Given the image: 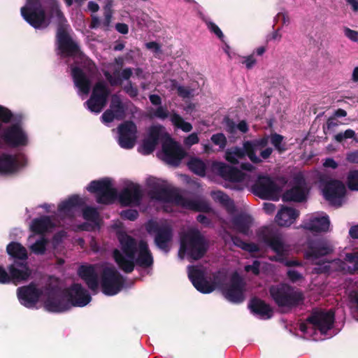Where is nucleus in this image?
I'll return each mask as SVG.
<instances>
[{
    "label": "nucleus",
    "instance_id": "nucleus-1",
    "mask_svg": "<svg viewBox=\"0 0 358 358\" xmlns=\"http://www.w3.org/2000/svg\"><path fill=\"white\" fill-rule=\"evenodd\" d=\"M23 19L36 29H43L49 27L52 19L57 23L56 44L61 54L65 57H74L81 54L79 45L68 32L69 25L60 9L58 0H48L45 8L41 0H28L26 6L20 9Z\"/></svg>",
    "mask_w": 358,
    "mask_h": 358
},
{
    "label": "nucleus",
    "instance_id": "nucleus-2",
    "mask_svg": "<svg viewBox=\"0 0 358 358\" xmlns=\"http://www.w3.org/2000/svg\"><path fill=\"white\" fill-rule=\"evenodd\" d=\"M120 250L113 251V259L121 269L126 273H131L134 269V259L138 250L137 241L124 231L117 233Z\"/></svg>",
    "mask_w": 358,
    "mask_h": 358
},
{
    "label": "nucleus",
    "instance_id": "nucleus-3",
    "mask_svg": "<svg viewBox=\"0 0 358 358\" xmlns=\"http://www.w3.org/2000/svg\"><path fill=\"white\" fill-rule=\"evenodd\" d=\"M269 294L275 303L280 308H295L304 301L302 292L287 283L271 285Z\"/></svg>",
    "mask_w": 358,
    "mask_h": 358
},
{
    "label": "nucleus",
    "instance_id": "nucleus-4",
    "mask_svg": "<svg viewBox=\"0 0 358 358\" xmlns=\"http://www.w3.org/2000/svg\"><path fill=\"white\" fill-rule=\"evenodd\" d=\"M207 251L203 236L198 230L192 231L181 237L179 255L181 258L187 255L193 260L201 259Z\"/></svg>",
    "mask_w": 358,
    "mask_h": 358
},
{
    "label": "nucleus",
    "instance_id": "nucleus-5",
    "mask_svg": "<svg viewBox=\"0 0 358 358\" xmlns=\"http://www.w3.org/2000/svg\"><path fill=\"white\" fill-rule=\"evenodd\" d=\"M87 189L90 192L96 194V201L100 204H112L118 196L117 189L113 187L108 178L91 181Z\"/></svg>",
    "mask_w": 358,
    "mask_h": 358
},
{
    "label": "nucleus",
    "instance_id": "nucleus-6",
    "mask_svg": "<svg viewBox=\"0 0 358 358\" xmlns=\"http://www.w3.org/2000/svg\"><path fill=\"white\" fill-rule=\"evenodd\" d=\"M251 188L262 199L278 200L281 192L280 187L267 175H259Z\"/></svg>",
    "mask_w": 358,
    "mask_h": 358
},
{
    "label": "nucleus",
    "instance_id": "nucleus-7",
    "mask_svg": "<svg viewBox=\"0 0 358 358\" xmlns=\"http://www.w3.org/2000/svg\"><path fill=\"white\" fill-rule=\"evenodd\" d=\"M269 141V136L264 135L262 138L244 141V148L248 152V158L253 164H260L262 159H268L273 148L267 147Z\"/></svg>",
    "mask_w": 358,
    "mask_h": 358
},
{
    "label": "nucleus",
    "instance_id": "nucleus-8",
    "mask_svg": "<svg viewBox=\"0 0 358 358\" xmlns=\"http://www.w3.org/2000/svg\"><path fill=\"white\" fill-rule=\"evenodd\" d=\"M258 239L269 247L276 256L280 257L287 255L288 248L282 240L281 235L268 227H262L257 232Z\"/></svg>",
    "mask_w": 358,
    "mask_h": 358
},
{
    "label": "nucleus",
    "instance_id": "nucleus-9",
    "mask_svg": "<svg viewBox=\"0 0 358 358\" xmlns=\"http://www.w3.org/2000/svg\"><path fill=\"white\" fill-rule=\"evenodd\" d=\"M146 230L150 235H155V243L161 250L168 252L169 245L173 238V229L168 224H159L150 220L146 224Z\"/></svg>",
    "mask_w": 358,
    "mask_h": 358
},
{
    "label": "nucleus",
    "instance_id": "nucleus-10",
    "mask_svg": "<svg viewBox=\"0 0 358 358\" xmlns=\"http://www.w3.org/2000/svg\"><path fill=\"white\" fill-rule=\"evenodd\" d=\"M124 285L122 275L114 267H106L101 275V286L102 292L107 296L117 294Z\"/></svg>",
    "mask_w": 358,
    "mask_h": 358
},
{
    "label": "nucleus",
    "instance_id": "nucleus-11",
    "mask_svg": "<svg viewBox=\"0 0 358 358\" xmlns=\"http://www.w3.org/2000/svg\"><path fill=\"white\" fill-rule=\"evenodd\" d=\"M110 94V90L105 82L99 80L94 85L92 94L85 105L91 112L99 113L106 106Z\"/></svg>",
    "mask_w": 358,
    "mask_h": 358
},
{
    "label": "nucleus",
    "instance_id": "nucleus-12",
    "mask_svg": "<svg viewBox=\"0 0 358 358\" xmlns=\"http://www.w3.org/2000/svg\"><path fill=\"white\" fill-rule=\"evenodd\" d=\"M335 322V313L332 310H324L313 309L306 318V322L312 324L321 334H326L333 328Z\"/></svg>",
    "mask_w": 358,
    "mask_h": 358
},
{
    "label": "nucleus",
    "instance_id": "nucleus-13",
    "mask_svg": "<svg viewBox=\"0 0 358 358\" xmlns=\"http://www.w3.org/2000/svg\"><path fill=\"white\" fill-rule=\"evenodd\" d=\"M44 307L46 310L52 313H62L71 309L64 289L50 287L47 292Z\"/></svg>",
    "mask_w": 358,
    "mask_h": 358
},
{
    "label": "nucleus",
    "instance_id": "nucleus-14",
    "mask_svg": "<svg viewBox=\"0 0 358 358\" xmlns=\"http://www.w3.org/2000/svg\"><path fill=\"white\" fill-rule=\"evenodd\" d=\"M149 187H150V195L151 198L164 202L174 203L180 206V200L178 196H182L176 190L167 187L164 182L154 178L150 180Z\"/></svg>",
    "mask_w": 358,
    "mask_h": 358
},
{
    "label": "nucleus",
    "instance_id": "nucleus-15",
    "mask_svg": "<svg viewBox=\"0 0 358 358\" xmlns=\"http://www.w3.org/2000/svg\"><path fill=\"white\" fill-rule=\"evenodd\" d=\"M244 290L245 282L237 273L232 275L229 284L222 287V292L225 299L234 303H240L244 301Z\"/></svg>",
    "mask_w": 358,
    "mask_h": 358
},
{
    "label": "nucleus",
    "instance_id": "nucleus-16",
    "mask_svg": "<svg viewBox=\"0 0 358 358\" xmlns=\"http://www.w3.org/2000/svg\"><path fill=\"white\" fill-rule=\"evenodd\" d=\"M162 147L163 160L171 166H178L186 156V152L180 145L171 138L165 140Z\"/></svg>",
    "mask_w": 358,
    "mask_h": 358
},
{
    "label": "nucleus",
    "instance_id": "nucleus-17",
    "mask_svg": "<svg viewBox=\"0 0 358 358\" xmlns=\"http://www.w3.org/2000/svg\"><path fill=\"white\" fill-rule=\"evenodd\" d=\"M1 138L7 145L12 148L26 146L29 142L26 131L22 127H18L15 124L6 127L1 134Z\"/></svg>",
    "mask_w": 358,
    "mask_h": 358
},
{
    "label": "nucleus",
    "instance_id": "nucleus-18",
    "mask_svg": "<svg viewBox=\"0 0 358 358\" xmlns=\"http://www.w3.org/2000/svg\"><path fill=\"white\" fill-rule=\"evenodd\" d=\"M334 252V247L324 238L310 239L304 256L307 259L315 260Z\"/></svg>",
    "mask_w": 358,
    "mask_h": 358
},
{
    "label": "nucleus",
    "instance_id": "nucleus-19",
    "mask_svg": "<svg viewBox=\"0 0 358 358\" xmlns=\"http://www.w3.org/2000/svg\"><path fill=\"white\" fill-rule=\"evenodd\" d=\"M70 308L71 307H84L92 300L87 289L81 284L73 283L69 288L64 289Z\"/></svg>",
    "mask_w": 358,
    "mask_h": 358
},
{
    "label": "nucleus",
    "instance_id": "nucleus-20",
    "mask_svg": "<svg viewBox=\"0 0 358 358\" xmlns=\"http://www.w3.org/2000/svg\"><path fill=\"white\" fill-rule=\"evenodd\" d=\"M117 130L120 146L127 150L133 148L137 138L136 124L133 121H126L118 126Z\"/></svg>",
    "mask_w": 358,
    "mask_h": 358
},
{
    "label": "nucleus",
    "instance_id": "nucleus-21",
    "mask_svg": "<svg viewBox=\"0 0 358 358\" xmlns=\"http://www.w3.org/2000/svg\"><path fill=\"white\" fill-rule=\"evenodd\" d=\"M188 277L191 280L194 287L200 292L203 294H209L213 292L216 286H220V282L215 280L211 283L208 282L204 275V272L193 266L188 267Z\"/></svg>",
    "mask_w": 358,
    "mask_h": 358
},
{
    "label": "nucleus",
    "instance_id": "nucleus-22",
    "mask_svg": "<svg viewBox=\"0 0 358 358\" xmlns=\"http://www.w3.org/2000/svg\"><path fill=\"white\" fill-rule=\"evenodd\" d=\"M17 294L20 303L26 308H31L38 302L43 291L31 282L28 285L18 287Z\"/></svg>",
    "mask_w": 358,
    "mask_h": 358
},
{
    "label": "nucleus",
    "instance_id": "nucleus-23",
    "mask_svg": "<svg viewBox=\"0 0 358 358\" xmlns=\"http://www.w3.org/2000/svg\"><path fill=\"white\" fill-rule=\"evenodd\" d=\"M346 189L341 180L331 179L327 181L323 188V194L326 200L332 204L341 205V200L345 195Z\"/></svg>",
    "mask_w": 358,
    "mask_h": 358
},
{
    "label": "nucleus",
    "instance_id": "nucleus-24",
    "mask_svg": "<svg viewBox=\"0 0 358 358\" xmlns=\"http://www.w3.org/2000/svg\"><path fill=\"white\" fill-rule=\"evenodd\" d=\"M117 198L122 206H138L143 199V192L139 185L131 183L120 192Z\"/></svg>",
    "mask_w": 358,
    "mask_h": 358
},
{
    "label": "nucleus",
    "instance_id": "nucleus-25",
    "mask_svg": "<svg viewBox=\"0 0 358 358\" xmlns=\"http://www.w3.org/2000/svg\"><path fill=\"white\" fill-rule=\"evenodd\" d=\"M27 159L24 156L19 158L16 155L6 153L0 155V173L10 174L25 166Z\"/></svg>",
    "mask_w": 358,
    "mask_h": 358
},
{
    "label": "nucleus",
    "instance_id": "nucleus-26",
    "mask_svg": "<svg viewBox=\"0 0 358 358\" xmlns=\"http://www.w3.org/2000/svg\"><path fill=\"white\" fill-rule=\"evenodd\" d=\"M8 270L10 275L12 282L15 285L27 281L31 274V271L27 261H14L13 264L8 266Z\"/></svg>",
    "mask_w": 358,
    "mask_h": 358
},
{
    "label": "nucleus",
    "instance_id": "nucleus-27",
    "mask_svg": "<svg viewBox=\"0 0 358 358\" xmlns=\"http://www.w3.org/2000/svg\"><path fill=\"white\" fill-rule=\"evenodd\" d=\"M214 167L217 170L218 175L224 180L238 182L243 181L245 178V174L239 169L225 163H215Z\"/></svg>",
    "mask_w": 358,
    "mask_h": 358
},
{
    "label": "nucleus",
    "instance_id": "nucleus-28",
    "mask_svg": "<svg viewBox=\"0 0 358 358\" xmlns=\"http://www.w3.org/2000/svg\"><path fill=\"white\" fill-rule=\"evenodd\" d=\"M248 307L253 315H258L261 319L268 320L273 315L272 307L257 296L250 299Z\"/></svg>",
    "mask_w": 358,
    "mask_h": 358
},
{
    "label": "nucleus",
    "instance_id": "nucleus-29",
    "mask_svg": "<svg viewBox=\"0 0 358 358\" xmlns=\"http://www.w3.org/2000/svg\"><path fill=\"white\" fill-rule=\"evenodd\" d=\"M78 275L85 282L90 289L94 292L98 289V274L94 265H81L78 268Z\"/></svg>",
    "mask_w": 358,
    "mask_h": 358
},
{
    "label": "nucleus",
    "instance_id": "nucleus-30",
    "mask_svg": "<svg viewBox=\"0 0 358 358\" xmlns=\"http://www.w3.org/2000/svg\"><path fill=\"white\" fill-rule=\"evenodd\" d=\"M330 221L328 216L311 217L303 222L301 227L313 233L326 232L329 230Z\"/></svg>",
    "mask_w": 358,
    "mask_h": 358
},
{
    "label": "nucleus",
    "instance_id": "nucleus-31",
    "mask_svg": "<svg viewBox=\"0 0 358 358\" xmlns=\"http://www.w3.org/2000/svg\"><path fill=\"white\" fill-rule=\"evenodd\" d=\"M296 185L287 190L282 195L284 201L302 202L306 199V194L303 188L305 180L302 177L295 178Z\"/></svg>",
    "mask_w": 358,
    "mask_h": 358
},
{
    "label": "nucleus",
    "instance_id": "nucleus-32",
    "mask_svg": "<svg viewBox=\"0 0 358 358\" xmlns=\"http://www.w3.org/2000/svg\"><path fill=\"white\" fill-rule=\"evenodd\" d=\"M234 229L238 233L248 236L253 223L251 215L241 213L234 216L231 220Z\"/></svg>",
    "mask_w": 358,
    "mask_h": 358
},
{
    "label": "nucleus",
    "instance_id": "nucleus-33",
    "mask_svg": "<svg viewBox=\"0 0 358 358\" xmlns=\"http://www.w3.org/2000/svg\"><path fill=\"white\" fill-rule=\"evenodd\" d=\"M138 252L137 257H135L134 265L136 264L144 268L152 266L153 264V257L145 241H141L139 242Z\"/></svg>",
    "mask_w": 358,
    "mask_h": 358
},
{
    "label": "nucleus",
    "instance_id": "nucleus-34",
    "mask_svg": "<svg viewBox=\"0 0 358 358\" xmlns=\"http://www.w3.org/2000/svg\"><path fill=\"white\" fill-rule=\"evenodd\" d=\"M299 216V212L290 207H283L277 213L275 221L280 227L290 226Z\"/></svg>",
    "mask_w": 358,
    "mask_h": 358
},
{
    "label": "nucleus",
    "instance_id": "nucleus-35",
    "mask_svg": "<svg viewBox=\"0 0 358 358\" xmlns=\"http://www.w3.org/2000/svg\"><path fill=\"white\" fill-rule=\"evenodd\" d=\"M178 199L179 201L180 200V206L184 208L203 213H209L211 211L209 203L206 201L190 199L183 196H178Z\"/></svg>",
    "mask_w": 358,
    "mask_h": 358
},
{
    "label": "nucleus",
    "instance_id": "nucleus-36",
    "mask_svg": "<svg viewBox=\"0 0 358 358\" xmlns=\"http://www.w3.org/2000/svg\"><path fill=\"white\" fill-rule=\"evenodd\" d=\"M71 75L75 85L83 94H88L90 90L91 82L83 71L80 67H73L71 69Z\"/></svg>",
    "mask_w": 358,
    "mask_h": 358
},
{
    "label": "nucleus",
    "instance_id": "nucleus-37",
    "mask_svg": "<svg viewBox=\"0 0 358 358\" xmlns=\"http://www.w3.org/2000/svg\"><path fill=\"white\" fill-rule=\"evenodd\" d=\"M85 205V200L78 195H72L68 199L61 202L58 205V210L67 215H71L73 209L81 208Z\"/></svg>",
    "mask_w": 358,
    "mask_h": 358
},
{
    "label": "nucleus",
    "instance_id": "nucleus-38",
    "mask_svg": "<svg viewBox=\"0 0 358 358\" xmlns=\"http://www.w3.org/2000/svg\"><path fill=\"white\" fill-rule=\"evenodd\" d=\"M6 252L14 261L24 262L28 259L27 249L18 242L12 241L8 244Z\"/></svg>",
    "mask_w": 358,
    "mask_h": 358
},
{
    "label": "nucleus",
    "instance_id": "nucleus-39",
    "mask_svg": "<svg viewBox=\"0 0 358 358\" xmlns=\"http://www.w3.org/2000/svg\"><path fill=\"white\" fill-rule=\"evenodd\" d=\"M105 78L108 81L111 86L122 85V80H129L133 74L131 68L124 69L120 74L119 71L116 70L113 72L112 76L110 72L105 71L103 73Z\"/></svg>",
    "mask_w": 358,
    "mask_h": 358
},
{
    "label": "nucleus",
    "instance_id": "nucleus-40",
    "mask_svg": "<svg viewBox=\"0 0 358 358\" xmlns=\"http://www.w3.org/2000/svg\"><path fill=\"white\" fill-rule=\"evenodd\" d=\"M246 156L248 157V152L244 148V143L242 148L234 146L228 149L225 152L226 160L231 164H238L239 160L244 159Z\"/></svg>",
    "mask_w": 358,
    "mask_h": 358
},
{
    "label": "nucleus",
    "instance_id": "nucleus-41",
    "mask_svg": "<svg viewBox=\"0 0 358 358\" xmlns=\"http://www.w3.org/2000/svg\"><path fill=\"white\" fill-rule=\"evenodd\" d=\"M53 227L50 217L48 215H43L39 218H35L32 220L31 230L36 234H43L49 229Z\"/></svg>",
    "mask_w": 358,
    "mask_h": 358
},
{
    "label": "nucleus",
    "instance_id": "nucleus-42",
    "mask_svg": "<svg viewBox=\"0 0 358 358\" xmlns=\"http://www.w3.org/2000/svg\"><path fill=\"white\" fill-rule=\"evenodd\" d=\"M109 109L112 110L116 115V120H122L125 118L127 108L119 95L116 94L112 95Z\"/></svg>",
    "mask_w": 358,
    "mask_h": 358
},
{
    "label": "nucleus",
    "instance_id": "nucleus-43",
    "mask_svg": "<svg viewBox=\"0 0 358 358\" xmlns=\"http://www.w3.org/2000/svg\"><path fill=\"white\" fill-rule=\"evenodd\" d=\"M227 234L230 236L234 245L236 247L250 253L258 252L259 251V247L256 243H246L237 236L232 235L229 233Z\"/></svg>",
    "mask_w": 358,
    "mask_h": 358
},
{
    "label": "nucleus",
    "instance_id": "nucleus-44",
    "mask_svg": "<svg viewBox=\"0 0 358 358\" xmlns=\"http://www.w3.org/2000/svg\"><path fill=\"white\" fill-rule=\"evenodd\" d=\"M188 167L195 174L201 176L206 174V166L205 163L199 158H192L189 160Z\"/></svg>",
    "mask_w": 358,
    "mask_h": 358
},
{
    "label": "nucleus",
    "instance_id": "nucleus-45",
    "mask_svg": "<svg viewBox=\"0 0 358 358\" xmlns=\"http://www.w3.org/2000/svg\"><path fill=\"white\" fill-rule=\"evenodd\" d=\"M171 121L173 124L182 129L185 132H189L192 129V125L187 122H185L183 118L176 113H173L171 115Z\"/></svg>",
    "mask_w": 358,
    "mask_h": 358
},
{
    "label": "nucleus",
    "instance_id": "nucleus-46",
    "mask_svg": "<svg viewBox=\"0 0 358 358\" xmlns=\"http://www.w3.org/2000/svg\"><path fill=\"white\" fill-rule=\"evenodd\" d=\"M269 138L271 139V144L280 154L287 150L285 143L283 142V136L274 133L271 134Z\"/></svg>",
    "mask_w": 358,
    "mask_h": 358
},
{
    "label": "nucleus",
    "instance_id": "nucleus-47",
    "mask_svg": "<svg viewBox=\"0 0 358 358\" xmlns=\"http://www.w3.org/2000/svg\"><path fill=\"white\" fill-rule=\"evenodd\" d=\"M157 144L146 138L143 141L142 145L138 148V150L143 155H148L154 152Z\"/></svg>",
    "mask_w": 358,
    "mask_h": 358
},
{
    "label": "nucleus",
    "instance_id": "nucleus-48",
    "mask_svg": "<svg viewBox=\"0 0 358 358\" xmlns=\"http://www.w3.org/2000/svg\"><path fill=\"white\" fill-rule=\"evenodd\" d=\"M48 243V239L42 236L31 246V250L36 255H43L46 251Z\"/></svg>",
    "mask_w": 358,
    "mask_h": 358
},
{
    "label": "nucleus",
    "instance_id": "nucleus-49",
    "mask_svg": "<svg viewBox=\"0 0 358 358\" xmlns=\"http://www.w3.org/2000/svg\"><path fill=\"white\" fill-rule=\"evenodd\" d=\"M83 217L85 220L95 222L99 219V213L96 208L86 206L83 208Z\"/></svg>",
    "mask_w": 358,
    "mask_h": 358
},
{
    "label": "nucleus",
    "instance_id": "nucleus-50",
    "mask_svg": "<svg viewBox=\"0 0 358 358\" xmlns=\"http://www.w3.org/2000/svg\"><path fill=\"white\" fill-rule=\"evenodd\" d=\"M348 186L351 190L358 191V170L350 171L348 176Z\"/></svg>",
    "mask_w": 358,
    "mask_h": 358
},
{
    "label": "nucleus",
    "instance_id": "nucleus-51",
    "mask_svg": "<svg viewBox=\"0 0 358 358\" xmlns=\"http://www.w3.org/2000/svg\"><path fill=\"white\" fill-rule=\"evenodd\" d=\"M212 142L220 147V149H224L227 143V138L222 133H217L213 134L210 138Z\"/></svg>",
    "mask_w": 358,
    "mask_h": 358
},
{
    "label": "nucleus",
    "instance_id": "nucleus-52",
    "mask_svg": "<svg viewBox=\"0 0 358 358\" xmlns=\"http://www.w3.org/2000/svg\"><path fill=\"white\" fill-rule=\"evenodd\" d=\"M169 115V112L166 107L158 106L149 117L150 118L157 117L161 120L166 119Z\"/></svg>",
    "mask_w": 358,
    "mask_h": 358
},
{
    "label": "nucleus",
    "instance_id": "nucleus-53",
    "mask_svg": "<svg viewBox=\"0 0 358 358\" xmlns=\"http://www.w3.org/2000/svg\"><path fill=\"white\" fill-rule=\"evenodd\" d=\"M285 257V256H282L280 257H273V258H271V259L273 261L280 262L287 267L302 266V264L300 261L296 260V259L289 260V259H287Z\"/></svg>",
    "mask_w": 358,
    "mask_h": 358
},
{
    "label": "nucleus",
    "instance_id": "nucleus-54",
    "mask_svg": "<svg viewBox=\"0 0 358 358\" xmlns=\"http://www.w3.org/2000/svg\"><path fill=\"white\" fill-rule=\"evenodd\" d=\"M355 132L351 129L345 130L344 132L338 133L334 136V139L338 143L343 142L345 139L355 138Z\"/></svg>",
    "mask_w": 358,
    "mask_h": 358
},
{
    "label": "nucleus",
    "instance_id": "nucleus-55",
    "mask_svg": "<svg viewBox=\"0 0 358 358\" xmlns=\"http://www.w3.org/2000/svg\"><path fill=\"white\" fill-rule=\"evenodd\" d=\"M161 126H151L147 138L158 143L160 136Z\"/></svg>",
    "mask_w": 358,
    "mask_h": 358
},
{
    "label": "nucleus",
    "instance_id": "nucleus-56",
    "mask_svg": "<svg viewBox=\"0 0 358 358\" xmlns=\"http://www.w3.org/2000/svg\"><path fill=\"white\" fill-rule=\"evenodd\" d=\"M120 216L124 220L134 221L138 217V212L135 209H127L122 210L120 213Z\"/></svg>",
    "mask_w": 358,
    "mask_h": 358
},
{
    "label": "nucleus",
    "instance_id": "nucleus-57",
    "mask_svg": "<svg viewBox=\"0 0 358 358\" xmlns=\"http://www.w3.org/2000/svg\"><path fill=\"white\" fill-rule=\"evenodd\" d=\"M13 113L7 108L0 105V120L3 123L11 122Z\"/></svg>",
    "mask_w": 358,
    "mask_h": 358
},
{
    "label": "nucleus",
    "instance_id": "nucleus-58",
    "mask_svg": "<svg viewBox=\"0 0 358 358\" xmlns=\"http://www.w3.org/2000/svg\"><path fill=\"white\" fill-rule=\"evenodd\" d=\"M208 29L213 33H214L217 37L220 39L222 41H224V36L222 31V30L219 28V27L213 22H208L206 23Z\"/></svg>",
    "mask_w": 358,
    "mask_h": 358
},
{
    "label": "nucleus",
    "instance_id": "nucleus-59",
    "mask_svg": "<svg viewBox=\"0 0 358 358\" xmlns=\"http://www.w3.org/2000/svg\"><path fill=\"white\" fill-rule=\"evenodd\" d=\"M112 17L113 15L110 10H107L104 11V19L101 22V27L103 31H107L110 30Z\"/></svg>",
    "mask_w": 358,
    "mask_h": 358
},
{
    "label": "nucleus",
    "instance_id": "nucleus-60",
    "mask_svg": "<svg viewBox=\"0 0 358 358\" xmlns=\"http://www.w3.org/2000/svg\"><path fill=\"white\" fill-rule=\"evenodd\" d=\"M124 91L131 98H135L138 94L137 87L134 86L131 81H128L127 84L124 87Z\"/></svg>",
    "mask_w": 358,
    "mask_h": 358
},
{
    "label": "nucleus",
    "instance_id": "nucleus-61",
    "mask_svg": "<svg viewBox=\"0 0 358 358\" xmlns=\"http://www.w3.org/2000/svg\"><path fill=\"white\" fill-rule=\"evenodd\" d=\"M287 276L288 279L293 283L303 279V275L295 270H288L287 272Z\"/></svg>",
    "mask_w": 358,
    "mask_h": 358
},
{
    "label": "nucleus",
    "instance_id": "nucleus-62",
    "mask_svg": "<svg viewBox=\"0 0 358 358\" xmlns=\"http://www.w3.org/2000/svg\"><path fill=\"white\" fill-rule=\"evenodd\" d=\"M114 120H116V115L109 108L105 110L101 115V121L103 123H110Z\"/></svg>",
    "mask_w": 358,
    "mask_h": 358
},
{
    "label": "nucleus",
    "instance_id": "nucleus-63",
    "mask_svg": "<svg viewBox=\"0 0 358 358\" xmlns=\"http://www.w3.org/2000/svg\"><path fill=\"white\" fill-rule=\"evenodd\" d=\"M199 141V138L198 134L196 133H192L184 139V144L187 147H191L192 145L198 143Z\"/></svg>",
    "mask_w": 358,
    "mask_h": 358
},
{
    "label": "nucleus",
    "instance_id": "nucleus-64",
    "mask_svg": "<svg viewBox=\"0 0 358 358\" xmlns=\"http://www.w3.org/2000/svg\"><path fill=\"white\" fill-rule=\"evenodd\" d=\"M344 34L346 37H348L350 40L357 42L358 41V31L355 30H352L348 27L344 28Z\"/></svg>",
    "mask_w": 358,
    "mask_h": 358
}]
</instances>
